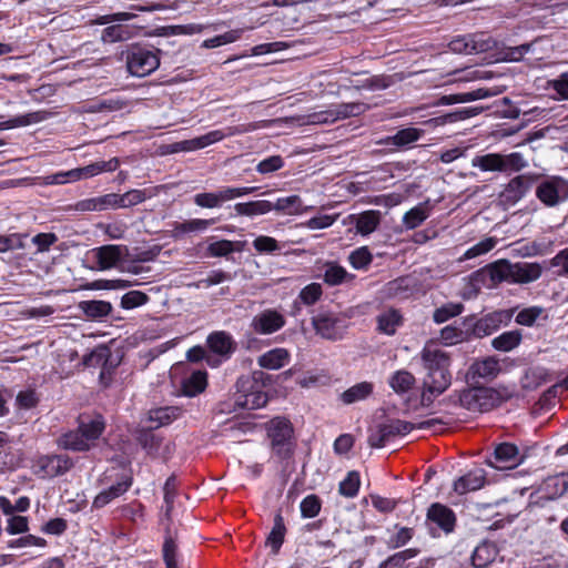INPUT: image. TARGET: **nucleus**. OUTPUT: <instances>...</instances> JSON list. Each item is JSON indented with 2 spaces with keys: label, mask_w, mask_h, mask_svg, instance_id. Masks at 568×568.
Masks as SVG:
<instances>
[{
  "label": "nucleus",
  "mask_w": 568,
  "mask_h": 568,
  "mask_svg": "<svg viewBox=\"0 0 568 568\" xmlns=\"http://www.w3.org/2000/svg\"><path fill=\"white\" fill-rule=\"evenodd\" d=\"M234 407L243 409H258L268 402V395L263 386L251 376H241L235 384Z\"/></svg>",
  "instance_id": "nucleus-5"
},
{
  "label": "nucleus",
  "mask_w": 568,
  "mask_h": 568,
  "mask_svg": "<svg viewBox=\"0 0 568 568\" xmlns=\"http://www.w3.org/2000/svg\"><path fill=\"white\" fill-rule=\"evenodd\" d=\"M78 308L91 321H102L113 311L112 304L102 300L81 301L78 304Z\"/></svg>",
  "instance_id": "nucleus-30"
},
{
  "label": "nucleus",
  "mask_w": 568,
  "mask_h": 568,
  "mask_svg": "<svg viewBox=\"0 0 568 568\" xmlns=\"http://www.w3.org/2000/svg\"><path fill=\"white\" fill-rule=\"evenodd\" d=\"M376 323L378 333L393 336L397 328L404 324V317L399 310L390 307L377 315Z\"/></svg>",
  "instance_id": "nucleus-29"
},
{
  "label": "nucleus",
  "mask_w": 568,
  "mask_h": 568,
  "mask_svg": "<svg viewBox=\"0 0 568 568\" xmlns=\"http://www.w3.org/2000/svg\"><path fill=\"white\" fill-rule=\"evenodd\" d=\"M495 41L485 32L469 33L453 38L448 48L458 54H475L487 52L493 49Z\"/></svg>",
  "instance_id": "nucleus-9"
},
{
  "label": "nucleus",
  "mask_w": 568,
  "mask_h": 568,
  "mask_svg": "<svg viewBox=\"0 0 568 568\" xmlns=\"http://www.w3.org/2000/svg\"><path fill=\"white\" fill-rule=\"evenodd\" d=\"M206 347L211 355L221 359V364L229 361L237 349V343L226 331H213L206 337Z\"/></svg>",
  "instance_id": "nucleus-16"
},
{
  "label": "nucleus",
  "mask_w": 568,
  "mask_h": 568,
  "mask_svg": "<svg viewBox=\"0 0 568 568\" xmlns=\"http://www.w3.org/2000/svg\"><path fill=\"white\" fill-rule=\"evenodd\" d=\"M500 371L499 361L494 356H488L484 359L475 361L469 366L468 376L473 382H477L479 378L491 381L498 376Z\"/></svg>",
  "instance_id": "nucleus-24"
},
{
  "label": "nucleus",
  "mask_w": 568,
  "mask_h": 568,
  "mask_svg": "<svg viewBox=\"0 0 568 568\" xmlns=\"http://www.w3.org/2000/svg\"><path fill=\"white\" fill-rule=\"evenodd\" d=\"M524 462L517 445L508 442L499 443L487 457L486 464L496 469H514Z\"/></svg>",
  "instance_id": "nucleus-14"
},
{
  "label": "nucleus",
  "mask_w": 568,
  "mask_h": 568,
  "mask_svg": "<svg viewBox=\"0 0 568 568\" xmlns=\"http://www.w3.org/2000/svg\"><path fill=\"white\" fill-rule=\"evenodd\" d=\"M59 448L77 453H85L90 450V444L81 436L78 428L61 434L57 439Z\"/></svg>",
  "instance_id": "nucleus-31"
},
{
  "label": "nucleus",
  "mask_w": 568,
  "mask_h": 568,
  "mask_svg": "<svg viewBox=\"0 0 568 568\" xmlns=\"http://www.w3.org/2000/svg\"><path fill=\"white\" fill-rule=\"evenodd\" d=\"M486 483V473L483 468H475L458 477L453 485L454 491L458 495H465L484 487Z\"/></svg>",
  "instance_id": "nucleus-25"
},
{
  "label": "nucleus",
  "mask_w": 568,
  "mask_h": 568,
  "mask_svg": "<svg viewBox=\"0 0 568 568\" xmlns=\"http://www.w3.org/2000/svg\"><path fill=\"white\" fill-rule=\"evenodd\" d=\"M135 440L151 458L159 456L164 437L150 426H141L135 430Z\"/></svg>",
  "instance_id": "nucleus-22"
},
{
  "label": "nucleus",
  "mask_w": 568,
  "mask_h": 568,
  "mask_svg": "<svg viewBox=\"0 0 568 568\" xmlns=\"http://www.w3.org/2000/svg\"><path fill=\"white\" fill-rule=\"evenodd\" d=\"M242 32L243 31L241 29L226 31L222 34L204 40L202 47L206 49H214L224 44L233 43L241 39Z\"/></svg>",
  "instance_id": "nucleus-52"
},
{
  "label": "nucleus",
  "mask_w": 568,
  "mask_h": 568,
  "mask_svg": "<svg viewBox=\"0 0 568 568\" xmlns=\"http://www.w3.org/2000/svg\"><path fill=\"white\" fill-rule=\"evenodd\" d=\"M322 295V285L320 283H311L301 290L298 298L303 304L311 306L314 305L317 301H320Z\"/></svg>",
  "instance_id": "nucleus-59"
},
{
  "label": "nucleus",
  "mask_w": 568,
  "mask_h": 568,
  "mask_svg": "<svg viewBox=\"0 0 568 568\" xmlns=\"http://www.w3.org/2000/svg\"><path fill=\"white\" fill-rule=\"evenodd\" d=\"M37 465L43 477H58L68 473L73 466V459L67 454H51L39 457Z\"/></svg>",
  "instance_id": "nucleus-19"
},
{
  "label": "nucleus",
  "mask_w": 568,
  "mask_h": 568,
  "mask_svg": "<svg viewBox=\"0 0 568 568\" xmlns=\"http://www.w3.org/2000/svg\"><path fill=\"white\" fill-rule=\"evenodd\" d=\"M420 359L424 368L427 371L424 379L423 398L430 399V396L443 394L452 383L449 372L450 356L440 348L425 345L420 352Z\"/></svg>",
  "instance_id": "nucleus-1"
},
{
  "label": "nucleus",
  "mask_w": 568,
  "mask_h": 568,
  "mask_svg": "<svg viewBox=\"0 0 568 568\" xmlns=\"http://www.w3.org/2000/svg\"><path fill=\"white\" fill-rule=\"evenodd\" d=\"M133 485L132 470L129 469L121 475L116 476V483L110 487L101 490L92 501V508L101 509L109 505L114 499L124 495Z\"/></svg>",
  "instance_id": "nucleus-18"
},
{
  "label": "nucleus",
  "mask_w": 568,
  "mask_h": 568,
  "mask_svg": "<svg viewBox=\"0 0 568 568\" xmlns=\"http://www.w3.org/2000/svg\"><path fill=\"white\" fill-rule=\"evenodd\" d=\"M368 108L369 106L363 102L339 103L334 106L332 114H334L336 119H347L365 113Z\"/></svg>",
  "instance_id": "nucleus-49"
},
{
  "label": "nucleus",
  "mask_w": 568,
  "mask_h": 568,
  "mask_svg": "<svg viewBox=\"0 0 568 568\" xmlns=\"http://www.w3.org/2000/svg\"><path fill=\"white\" fill-rule=\"evenodd\" d=\"M285 162L281 155H271L258 162L256 165V171L260 174H270L281 170Z\"/></svg>",
  "instance_id": "nucleus-63"
},
{
  "label": "nucleus",
  "mask_w": 568,
  "mask_h": 568,
  "mask_svg": "<svg viewBox=\"0 0 568 568\" xmlns=\"http://www.w3.org/2000/svg\"><path fill=\"white\" fill-rule=\"evenodd\" d=\"M485 272L495 285L503 282L527 284L535 282L540 277L542 267L536 262L511 263L508 260L501 258L488 264L485 267Z\"/></svg>",
  "instance_id": "nucleus-2"
},
{
  "label": "nucleus",
  "mask_w": 568,
  "mask_h": 568,
  "mask_svg": "<svg viewBox=\"0 0 568 568\" xmlns=\"http://www.w3.org/2000/svg\"><path fill=\"white\" fill-rule=\"evenodd\" d=\"M159 50L133 45L126 53L128 71L139 78L154 72L160 65Z\"/></svg>",
  "instance_id": "nucleus-6"
},
{
  "label": "nucleus",
  "mask_w": 568,
  "mask_h": 568,
  "mask_svg": "<svg viewBox=\"0 0 568 568\" xmlns=\"http://www.w3.org/2000/svg\"><path fill=\"white\" fill-rule=\"evenodd\" d=\"M471 165L483 172H500V153L476 155L471 160Z\"/></svg>",
  "instance_id": "nucleus-50"
},
{
  "label": "nucleus",
  "mask_w": 568,
  "mask_h": 568,
  "mask_svg": "<svg viewBox=\"0 0 568 568\" xmlns=\"http://www.w3.org/2000/svg\"><path fill=\"white\" fill-rule=\"evenodd\" d=\"M234 210L237 215L242 216L263 215L273 211V203L266 200L236 203Z\"/></svg>",
  "instance_id": "nucleus-39"
},
{
  "label": "nucleus",
  "mask_w": 568,
  "mask_h": 568,
  "mask_svg": "<svg viewBox=\"0 0 568 568\" xmlns=\"http://www.w3.org/2000/svg\"><path fill=\"white\" fill-rule=\"evenodd\" d=\"M439 336L445 345H455L464 341H469L467 336V328L460 329L452 325L443 327Z\"/></svg>",
  "instance_id": "nucleus-55"
},
{
  "label": "nucleus",
  "mask_w": 568,
  "mask_h": 568,
  "mask_svg": "<svg viewBox=\"0 0 568 568\" xmlns=\"http://www.w3.org/2000/svg\"><path fill=\"white\" fill-rule=\"evenodd\" d=\"M290 362V353L287 349L277 347L273 348L258 357V365L266 369H280Z\"/></svg>",
  "instance_id": "nucleus-35"
},
{
  "label": "nucleus",
  "mask_w": 568,
  "mask_h": 568,
  "mask_svg": "<svg viewBox=\"0 0 568 568\" xmlns=\"http://www.w3.org/2000/svg\"><path fill=\"white\" fill-rule=\"evenodd\" d=\"M548 88L554 90L562 100H568V71L548 81Z\"/></svg>",
  "instance_id": "nucleus-64"
},
{
  "label": "nucleus",
  "mask_w": 568,
  "mask_h": 568,
  "mask_svg": "<svg viewBox=\"0 0 568 568\" xmlns=\"http://www.w3.org/2000/svg\"><path fill=\"white\" fill-rule=\"evenodd\" d=\"M374 385L371 382H361L344 390L339 398L345 405L364 400L373 394Z\"/></svg>",
  "instance_id": "nucleus-38"
},
{
  "label": "nucleus",
  "mask_w": 568,
  "mask_h": 568,
  "mask_svg": "<svg viewBox=\"0 0 568 568\" xmlns=\"http://www.w3.org/2000/svg\"><path fill=\"white\" fill-rule=\"evenodd\" d=\"M415 381L416 379L410 372L399 369L390 376L388 384L395 393L404 394L413 388Z\"/></svg>",
  "instance_id": "nucleus-45"
},
{
  "label": "nucleus",
  "mask_w": 568,
  "mask_h": 568,
  "mask_svg": "<svg viewBox=\"0 0 568 568\" xmlns=\"http://www.w3.org/2000/svg\"><path fill=\"white\" fill-rule=\"evenodd\" d=\"M99 270H110L115 267L122 260V246L108 244L92 250Z\"/></svg>",
  "instance_id": "nucleus-23"
},
{
  "label": "nucleus",
  "mask_w": 568,
  "mask_h": 568,
  "mask_svg": "<svg viewBox=\"0 0 568 568\" xmlns=\"http://www.w3.org/2000/svg\"><path fill=\"white\" fill-rule=\"evenodd\" d=\"M381 222V214L378 211L369 210L358 215L356 219V230L362 235L373 233Z\"/></svg>",
  "instance_id": "nucleus-46"
},
{
  "label": "nucleus",
  "mask_w": 568,
  "mask_h": 568,
  "mask_svg": "<svg viewBox=\"0 0 568 568\" xmlns=\"http://www.w3.org/2000/svg\"><path fill=\"white\" fill-rule=\"evenodd\" d=\"M457 517L454 510L447 505L433 503L427 508L426 526L432 537H439L442 534L449 535L455 530Z\"/></svg>",
  "instance_id": "nucleus-7"
},
{
  "label": "nucleus",
  "mask_w": 568,
  "mask_h": 568,
  "mask_svg": "<svg viewBox=\"0 0 568 568\" xmlns=\"http://www.w3.org/2000/svg\"><path fill=\"white\" fill-rule=\"evenodd\" d=\"M361 488V475L357 470H351L338 485V493L343 497L354 498Z\"/></svg>",
  "instance_id": "nucleus-47"
},
{
  "label": "nucleus",
  "mask_w": 568,
  "mask_h": 568,
  "mask_svg": "<svg viewBox=\"0 0 568 568\" xmlns=\"http://www.w3.org/2000/svg\"><path fill=\"white\" fill-rule=\"evenodd\" d=\"M568 493V474L549 476L541 481L531 495V505L545 507L548 501L556 500Z\"/></svg>",
  "instance_id": "nucleus-10"
},
{
  "label": "nucleus",
  "mask_w": 568,
  "mask_h": 568,
  "mask_svg": "<svg viewBox=\"0 0 568 568\" xmlns=\"http://www.w3.org/2000/svg\"><path fill=\"white\" fill-rule=\"evenodd\" d=\"M150 301L146 293L142 291H130L122 295L120 306L123 310H133L145 305Z\"/></svg>",
  "instance_id": "nucleus-57"
},
{
  "label": "nucleus",
  "mask_w": 568,
  "mask_h": 568,
  "mask_svg": "<svg viewBox=\"0 0 568 568\" xmlns=\"http://www.w3.org/2000/svg\"><path fill=\"white\" fill-rule=\"evenodd\" d=\"M497 556V548L494 542L483 541L480 542L471 554V565L475 568L488 567Z\"/></svg>",
  "instance_id": "nucleus-34"
},
{
  "label": "nucleus",
  "mask_w": 568,
  "mask_h": 568,
  "mask_svg": "<svg viewBox=\"0 0 568 568\" xmlns=\"http://www.w3.org/2000/svg\"><path fill=\"white\" fill-rule=\"evenodd\" d=\"M354 278V274L348 273L345 267L336 262H327L325 264L323 281L328 286H337Z\"/></svg>",
  "instance_id": "nucleus-36"
},
{
  "label": "nucleus",
  "mask_w": 568,
  "mask_h": 568,
  "mask_svg": "<svg viewBox=\"0 0 568 568\" xmlns=\"http://www.w3.org/2000/svg\"><path fill=\"white\" fill-rule=\"evenodd\" d=\"M429 216V209L426 203H419L407 211L403 216V224L407 230L418 227Z\"/></svg>",
  "instance_id": "nucleus-44"
},
{
  "label": "nucleus",
  "mask_w": 568,
  "mask_h": 568,
  "mask_svg": "<svg viewBox=\"0 0 568 568\" xmlns=\"http://www.w3.org/2000/svg\"><path fill=\"white\" fill-rule=\"evenodd\" d=\"M273 210L288 215H300L306 211L303 206L302 199L296 194L278 197L276 202L273 203Z\"/></svg>",
  "instance_id": "nucleus-41"
},
{
  "label": "nucleus",
  "mask_w": 568,
  "mask_h": 568,
  "mask_svg": "<svg viewBox=\"0 0 568 568\" xmlns=\"http://www.w3.org/2000/svg\"><path fill=\"white\" fill-rule=\"evenodd\" d=\"M78 430L81 436L90 444V449L105 430V419L101 414H80L78 419Z\"/></svg>",
  "instance_id": "nucleus-20"
},
{
  "label": "nucleus",
  "mask_w": 568,
  "mask_h": 568,
  "mask_svg": "<svg viewBox=\"0 0 568 568\" xmlns=\"http://www.w3.org/2000/svg\"><path fill=\"white\" fill-rule=\"evenodd\" d=\"M144 505L139 500L125 504L120 507L121 516L132 523L144 517Z\"/></svg>",
  "instance_id": "nucleus-61"
},
{
  "label": "nucleus",
  "mask_w": 568,
  "mask_h": 568,
  "mask_svg": "<svg viewBox=\"0 0 568 568\" xmlns=\"http://www.w3.org/2000/svg\"><path fill=\"white\" fill-rule=\"evenodd\" d=\"M507 388L501 389L475 386L465 389L459 395L462 406L473 412H489L510 398Z\"/></svg>",
  "instance_id": "nucleus-4"
},
{
  "label": "nucleus",
  "mask_w": 568,
  "mask_h": 568,
  "mask_svg": "<svg viewBox=\"0 0 568 568\" xmlns=\"http://www.w3.org/2000/svg\"><path fill=\"white\" fill-rule=\"evenodd\" d=\"M112 355L108 347H101L91 352L84 357V364L88 366H101L99 375V383L103 388H108L113 383L115 368L118 363L113 364L111 359Z\"/></svg>",
  "instance_id": "nucleus-17"
},
{
  "label": "nucleus",
  "mask_w": 568,
  "mask_h": 568,
  "mask_svg": "<svg viewBox=\"0 0 568 568\" xmlns=\"http://www.w3.org/2000/svg\"><path fill=\"white\" fill-rule=\"evenodd\" d=\"M224 138L225 133L222 130H213L201 136L175 143L173 151L189 152L204 149L211 144L222 141Z\"/></svg>",
  "instance_id": "nucleus-28"
},
{
  "label": "nucleus",
  "mask_w": 568,
  "mask_h": 568,
  "mask_svg": "<svg viewBox=\"0 0 568 568\" xmlns=\"http://www.w3.org/2000/svg\"><path fill=\"white\" fill-rule=\"evenodd\" d=\"M538 175L534 173L518 174L504 185L499 193V201L507 206H513L524 199L534 184Z\"/></svg>",
  "instance_id": "nucleus-11"
},
{
  "label": "nucleus",
  "mask_w": 568,
  "mask_h": 568,
  "mask_svg": "<svg viewBox=\"0 0 568 568\" xmlns=\"http://www.w3.org/2000/svg\"><path fill=\"white\" fill-rule=\"evenodd\" d=\"M285 323V317L280 312L270 308L254 316L251 326L254 332L268 335L283 328Z\"/></svg>",
  "instance_id": "nucleus-21"
},
{
  "label": "nucleus",
  "mask_w": 568,
  "mask_h": 568,
  "mask_svg": "<svg viewBox=\"0 0 568 568\" xmlns=\"http://www.w3.org/2000/svg\"><path fill=\"white\" fill-rule=\"evenodd\" d=\"M206 386L207 373L205 371H194L182 381L181 393L186 397H194L203 393Z\"/></svg>",
  "instance_id": "nucleus-33"
},
{
  "label": "nucleus",
  "mask_w": 568,
  "mask_h": 568,
  "mask_svg": "<svg viewBox=\"0 0 568 568\" xmlns=\"http://www.w3.org/2000/svg\"><path fill=\"white\" fill-rule=\"evenodd\" d=\"M425 131L418 128H404L398 130L393 136L388 139L389 143L397 148H406L417 142Z\"/></svg>",
  "instance_id": "nucleus-43"
},
{
  "label": "nucleus",
  "mask_w": 568,
  "mask_h": 568,
  "mask_svg": "<svg viewBox=\"0 0 568 568\" xmlns=\"http://www.w3.org/2000/svg\"><path fill=\"white\" fill-rule=\"evenodd\" d=\"M231 280H232L231 273L225 272L223 270H213L210 272L207 277L199 280L197 283L195 284V286L199 288L200 287L209 288L213 285H217L225 281H231Z\"/></svg>",
  "instance_id": "nucleus-60"
},
{
  "label": "nucleus",
  "mask_w": 568,
  "mask_h": 568,
  "mask_svg": "<svg viewBox=\"0 0 568 568\" xmlns=\"http://www.w3.org/2000/svg\"><path fill=\"white\" fill-rule=\"evenodd\" d=\"M273 454L281 460H288L295 449L294 427L284 416H276L265 424Z\"/></svg>",
  "instance_id": "nucleus-3"
},
{
  "label": "nucleus",
  "mask_w": 568,
  "mask_h": 568,
  "mask_svg": "<svg viewBox=\"0 0 568 568\" xmlns=\"http://www.w3.org/2000/svg\"><path fill=\"white\" fill-rule=\"evenodd\" d=\"M224 138L225 133L222 130H213L201 136L175 143L173 151L189 152L204 149L211 144L222 141Z\"/></svg>",
  "instance_id": "nucleus-27"
},
{
  "label": "nucleus",
  "mask_w": 568,
  "mask_h": 568,
  "mask_svg": "<svg viewBox=\"0 0 568 568\" xmlns=\"http://www.w3.org/2000/svg\"><path fill=\"white\" fill-rule=\"evenodd\" d=\"M321 509L322 499L315 494L307 495L300 504L301 516L303 518H314L321 513Z\"/></svg>",
  "instance_id": "nucleus-53"
},
{
  "label": "nucleus",
  "mask_w": 568,
  "mask_h": 568,
  "mask_svg": "<svg viewBox=\"0 0 568 568\" xmlns=\"http://www.w3.org/2000/svg\"><path fill=\"white\" fill-rule=\"evenodd\" d=\"M235 251H240L235 247V242L225 239L212 242L206 247L207 255L212 257L227 256Z\"/></svg>",
  "instance_id": "nucleus-54"
},
{
  "label": "nucleus",
  "mask_w": 568,
  "mask_h": 568,
  "mask_svg": "<svg viewBox=\"0 0 568 568\" xmlns=\"http://www.w3.org/2000/svg\"><path fill=\"white\" fill-rule=\"evenodd\" d=\"M312 325L317 335L328 341L342 339L346 328L344 321L333 313H320L312 318Z\"/></svg>",
  "instance_id": "nucleus-15"
},
{
  "label": "nucleus",
  "mask_w": 568,
  "mask_h": 568,
  "mask_svg": "<svg viewBox=\"0 0 568 568\" xmlns=\"http://www.w3.org/2000/svg\"><path fill=\"white\" fill-rule=\"evenodd\" d=\"M521 339L520 331H507L493 338L491 346L499 352H510L520 344Z\"/></svg>",
  "instance_id": "nucleus-42"
},
{
  "label": "nucleus",
  "mask_w": 568,
  "mask_h": 568,
  "mask_svg": "<svg viewBox=\"0 0 568 568\" xmlns=\"http://www.w3.org/2000/svg\"><path fill=\"white\" fill-rule=\"evenodd\" d=\"M184 413L181 406H162L152 408L148 412L146 420L152 425L154 429L171 425L173 422L179 419Z\"/></svg>",
  "instance_id": "nucleus-26"
},
{
  "label": "nucleus",
  "mask_w": 568,
  "mask_h": 568,
  "mask_svg": "<svg viewBox=\"0 0 568 568\" xmlns=\"http://www.w3.org/2000/svg\"><path fill=\"white\" fill-rule=\"evenodd\" d=\"M504 322L503 312H493L477 318L476 315L466 316L463 325L467 328V336L471 338H483L489 336L499 329Z\"/></svg>",
  "instance_id": "nucleus-12"
},
{
  "label": "nucleus",
  "mask_w": 568,
  "mask_h": 568,
  "mask_svg": "<svg viewBox=\"0 0 568 568\" xmlns=\"http://www.w3.org/2000/svg\"><path fill=\"white\" fill-rule=\"evenodd\" d=\"M372 261L373 255L366 246L356 248L348 256V262L355 270H364L368 267Z\"/></svg>",
  "instance_id": "nucleus-58"
},
{
  "label": "nucleus",
  "mask_w": 568,
  "mask_h": 568,
  "mask_svg": "<svg viewBox=\"0 0 568 568\" xmlns=\"http://www.w3.org/2000/svg\"><path fill=\"white\" fill-rule=\"evenodd\" d=\"M415 529L410 527H399L398 531L393 535L387 545L390 549H396L407 545L414 537Z\"/></svg>",
  "instance_id": "nucleus-62"
},
{
  "label": "nucleus",
  "mask_w": 568,
  "mask_h": 568,
  "mask_svg": "<svg viewBox=\"0 0 568 568\" xmlns=\"http://www.w3.org/2000/svg\"><path fill=\"white\" fill-rule=\"evenodd\" d=\"M415 429V423L402 419H388L371 430L367 443L372 448H383L398 436H405Z\"/></svg>",
  "instance_id": "nucleus-8"
},
{
  "label": "nucleus",
  "mask_w": 568,
  "mask_h": 568,
  "mask_svg": "<svg viewBox=\"0 0 568 568\" xmlns=\"http://www.w3.org/2000/svg\"><path fill=\"white\" fill-rule=\"evenodd\" d=\"M528 166V161L520 152L500 153V172L507 175L518 173Z\"/></svg>",
  "instance_id": "nucleus-40"
},
{
  "label": "nucleus",
  "mask_w": 568,
  "mask_h": 568,
  "mask_svg": "<svg viewBox=\"0 0 568 568\" xmlns=\"http://www.w3.org/2000/svg\"><path fill=\"white\" fill-rule=\"evenodd\" d=\"M45 119V113L42 111L31 112L22 115L13 116L6 122L1 123L2 129H13L27 126L33 123H39Z\"/></svg>",
  "instance_id": "nucleus-51"
},
{
  "label": "nucleus",
  "mask_w": 568,
  "mask_h": 568,
  "mask_svg": "<svg viewBox=\"0 0 568 568\" xmlns=\"http://www.w3.org/2000/svg\"><path fill=\"white\" fill-rule=\"evenodd\" d=\"M186 358L192 363L205 361L206 364L212 368L219 367L221 365V359H217V357L207 354L206 349L200 345L191 347L186 353Z\"/></svg>",
  "instance_id": "nucleus-56"
},
{
  "label": "nucleus",
  "mask_w": 568,
  "mask_h": 568,
  "mask_svg": "<svg viewBox=\"0 0 568 568\" xmlns=\"http://www.w3.org/2000/svg\"><path fill=\"white\" fill-rule=\"evenodd\" d=\"M286 531L284 518L282 513L278 510L274 516L273 527L266 539V544L271 547L274 554L278 552L281 549Z\"/></svg>",
  "instance_id": "nucleus-37"
},
{
  "label": "nucleus",
  "mask_w": 568,
  "mask_h": 568,
  "mask_svg": "<svg viewBox=\"0 0 568 568\" xmlns=\"http://www.w3.org/2000/svg\"><path fill=\"white\" fill-rule=\"evenodd\" d=\"M463 303L448 302L437 307L433 313V321L436 324H443L453 317L460 315L464 312Z\"/></svg>",
  "instance_id": "nucleus-48"
},
{
  "label": "nucleus",
  "mask_w": 568,
  "mask_h": 568,
  "mask_svg": "<svg viewBox=\"0 0 568 568\" xmlns=\"http://www.w3.org/2000/svg\"><path fill=\"white\" fill-rule=\"evenodd\" d=\"M119 166L120 160L118 158H112L108 161H98L83 168H79L71 173L77 175L78 179H89L103 172H113Z\"/></svg>",
  "instance_id": "nucleus-32"
},
{
  "label": "nucleus",
  "mask_w": 568,
  "mask_h": 568,
  "mask_svg": "<svg viewBox=\"0 0 568 568\" xmlns=\"http://www.w3.org/2000/svg\"><path fill=\"white\" fill-rule=\"evenodd\" d=\"M536 196L546 206H556L568 199V181L559 176L544 180L536 187Z\"/></svg>",
  "instance_id": "nucleus-13"
}]
</instances>
